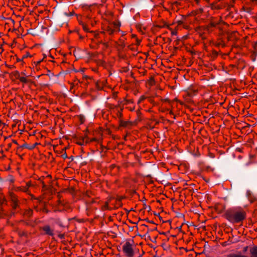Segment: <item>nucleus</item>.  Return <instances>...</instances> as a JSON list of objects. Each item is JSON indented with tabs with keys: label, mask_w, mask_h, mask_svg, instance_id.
Wrapping results in <instances>:
<instances>
[{
	"label": "nucleus",
	"mask_w": 257,
	"mask_h": 257,
	"mask_svg": "<svg viewBox=\"0 0 257 257\" xmlns=\"http://www.w3.org/2000/svg\"><path fill=\"white\" fill-rule=\"evenodd\" d=\"M225 215L226 219L232 223H239L246 217L245 212L243 209L238 208L228 210Z\"/></svg>",
	"instance_id": "1"
},
{
	"label": "nucleus",
	"mask_w": 257,
	"mask_h": 257,
	"mask_svg": "<svg viewBox=\"0 0 257 257\" xmlns=\"http://www.w3.org/2000/svg\"><path fill=\"white\" fill-rule=\"evenodd\" d=\"M121 205L122 203L120 199L110 198L106 201L104 205H103L102 209L103 210H111L112 209L118 208Z\"/></svg>",
	"instance_id": "2"
},
{
	"label": "nucleus",
	"mask_w": 257,
	"mask_h": 257,
	"mask_svg": "<svg viewBox=\"0 0 257 257\" xmlns=\"http://www.w3.org/2000/svg\"><path fill=\"white\" fill-rule=\"evenodd\" d=\"M133 241H126L122 245V249L123 252L126 257H134L135 251L133 247Z\"/></svg>",
	"instance_id": "3"
},
{
	"label": "nucleus",
	"mask_w": 257,
	"mask_h": 257,
	"mask_svg": "<svg viewBox=\"0 0 257 257\" xmlns=\"http://www.w3.org/2000/svg\"><path fill=\"white\" fill-rule=\"evenodd\" d=\"M44 234L53 236L54 235V229L52 228L49 225H45L42 228Z\"/></svg>",
	"instance_id": "4"
},
{
	"label": "nucleus",
	"mask_w": 257,
	"mask_h": 257,
	"mask_svg": "<svg viewBox=\"0 0 257 257\" xmlns=\"http://www.w3.org/2000/svg\"><path fill=\"white\" fill-rule=\"evenodd\" d=\"M89 143V138L87 136L81 137L77 140L76 143L80 146H84Z\"/></svg>",
	"instance_id": "5"
},
{
	"label": "nucleus",
	"mask_w": 257,
	"mask_h": 257,
	"mask_svg": "<svg viewBox=\"0 0 257 257\" xmlns=\"http://www.w3.org/2000/svg\"><path fill=\"white\" fill-rule=\"evenodd\" d=\"M10 197L11 201L13 202V207L14 208H16V207L18 205V204H17L18 199H17V196L14 193L11 192L10 193Z\"/></svg>",
	"instance_id": "6"
},
{
	"label": "nucleus",
	"mask_w": 257,
	"mask_h": 257,
	"mask_svg": "<svg viewBox=\"0 0 257 257\" xmlns=\"http://www.w3.org/2000/svg\"><path fill=\"white\" fill-rule=\"evenodd\" d=\"M16 190L18 191H22L23 192L27 193L28 194H30V193L29 190H28V189H27V188L26 187V186H21L18 187L16 188Z\"/></svg>",
	"instance_id": "7"
},
{
	"label": "nucleus",
	"mask_w": 257,
	"mask_h": 257,
	"mask_svg": "<svg viewBox=\"0 0 257 257\" xmlns=\"http://www.w3.org/2000/svg\"><path fill=\"white\" fill-rule=\"evenodd\" d=\"M18 75L17 76V79H18L21 82L24 83H27L29 81L27 77L25 76H22L18 72Z\"/></svg>",
	"instance_id": "8"
},
{
	"label": "nucleus",
	"mask_w": 257,
	"mask_h": 257,
	"mask_svg": "<svg viewBox=\"0 0 257 257\" xmlns=\"http://www.w3.org/2000/svg\"><path fill=\"white\" fill-rule=\"evenodd\" d=\"M119 125L122 127H127L131 124V122L130 121H124L122 119H120Z\"/></svg>",
	"instance_id": "9"
},
{
	"label": "nucleus",
	"mask_w": 257,
	"mask_h": 257,
	"mask_svg": "<svg viewBox=\"0 0 257 257\" xmlns=\"http://www.w3.org/2000/svg\"><path fill=\"white\" fill-rule=\"evenodd\" d=\"M227 257H248L246 255L242 254L240 252L238 253H231L227 254Z\"/></svg>",
	"instance_id": "10"
},
{
	"label": "nucleus",
	"mask_w": 257,
	"mask_h": 257,
	"mask_svg": "<svg viewBox=\"0 0 257 257\" xmlns=\"http://www.w3.org/2000/svg\"><path fill=\"white\" fill-rule=\"evenodd\" d=\"M0 204L3 208L5 205H7V201L5 196L2 195L0 196Z\"/></svg>",
	"instance_id": "11"
},
{
	"label": "nucleus",
	"mask_w": 257,
	"mask_h": 257,
	"mask_svg": "<svg viewBox=\"0 0 257 257\" xmlns=\"http://www.w3.org/2000/svg\"><path fill=\"white\" fill-rule=\"evenodd\" d=\"M203 10L202 8H199L192 12V14L194 16L199 17V16L203 13Z\"/></svg>",
	"instance_id": "12"
},
{
	"label": "nucleus",
	"mask_w": 257,
	"mask_h": 257,
	"mask_svg": "<svg viewBox=\"0 0 257 257\" xmlns=\"http://www.w3.org/2000/svg\"><path fill=\"white\" fill-rule=\"evenodd\" d=\"M122 109H121L120 110H118L117 112V116L118 117V118L120 119H121L122 117Z\"/></svg>",
	"instance_id": "13"
},
{
	"label": "nucleus",
	"mask_w": 257,
	"mask_h": 257,
	"mask_svg": "<svg viewBox=\"0 0 257 257\" xmlns=\"http://www.w3.org/2000/svg\"><path fill=\"white\" fill-rule=\"evenodd\" d=\"M115 31V30L114 29H112L109 27L107 30V32L109 34L112 35L114 34Z\"/></svg>",
	"instance_id": "14"
},
{
	"label": "nucleus",
	"mask_w": 257,
	"mask_h": 257,
	"mask_svg": "<svg viewBox=\"0 0 257 257\" xmlns=\"http://www.w3.org/2000/svg\"><path fill=\"white\" fill-rule=\"evenodd\" d=\"M210 7H211V9H212V10L219 9L220 8V7L218 6H217L215 4H211Z\"/></svg>",
	"instance_id": "15"
},
{
	"label": "nucleus",
	"mask_w": 257,
	"mask_h": 257,
	"mask_svg": "<svg viewBox=\"0 0 257 257\" xmlns=\"http://www.w3.org/2000/svg\"><path fill=\"white\" fill-rule=\"evenodd\" d=\"M32 184L31 183V181H29L28 182L26 183V187L27 188V189H28V190H29V188L31 186H32Z\"/></svg>",
	"instance_id": "16"
},
{
	"label": "nucleus",
	"mask_w": 257,
	"mask_h": 257,
	"mask_svg": "<svg viewBox=\"0 0 257 257\" xmlns=\"http://www.w3.org/2000/svg\"><path fill=\"white\" fill-rule=\"evenodd\" d=\"M83 29L85 32H89V29L88 28V26L85 24L82 25Z\"/></svg>",
	"instance_id": "17"
},
{
	"label": "nucleus",
	"mask_w": 257,
	"mask_h": 257,
	"mask_svg": "<svg viewBox=\"0 0 257 257\" xmlns=\"http://www.w3.org/2000/svg\"><path fill=\"white\" fill-rule=\"evenodd\" d=\"M94 141H98V140L95 138H92V139L90 140L89 139V142H94Z\"/></svg>",
	"instance_id": "18"
},
{
	"label": "nucleus",
	"mask_w": 257,
	"mask_h": 257,
	"mask_svg": "<svg viewBox=\"0 0 257 257\" xmlns=\"http://www.w3.org/2000/svg\"><path fill=\"white\" fill-rule=\"evenodd\" d=\"M248 247L247 246L244 247L243 249V251H244V252L248 250Z\"/></svg>",
	"instance_id": "19"
},
{
	"label": "nucleus",
	"mask_w": 257,
	"mask_h": 257,
	"mask_svg": "<svg viewBox=\"0 0 257 257\" xmlns=\"http://www.w3.org/2000/svg\"><path fill=\"white\" fill-rule=\"evenodd\" d=\"M59 236L60 238H63L64 237V235L63 234H60Z\"/></svg>",
	"instance_id": "20"
},
{
	"label": "nucleus",
	"mask_w": 257,
	"mask_h": 257,
	"mask_svg": "<svg viewBox=\"0 0 257 257\" xmlns=\"http://www.w3.org/2000/svg\"><path fill=\"white\" fill-rule=\"evenodd\" d=\"M141 43V40H139L138 39H137V44L139 45Z\"/></svg>",
	"instance_id": "21"
},
{
	"label": "nucleus",
	"mask_w": 257,
	"mask_h": 257,
	"mask_svg": "<svg viewBox=\"0 0 257 257\" xmlns=\"http://www.w3.org/2000/svg\"><path fill=\"white\" fill-rule=\"evenodd\" d=\"M62 204V202H61V200H58V204H57V205H60V204Z\"/></svg>",
	"instance_id": "22"
},
{
	"label": "nucleus",
	"mask_w": 257,
	"mask_h": 257,
	"mask_svg": "<svg viewBox=\"0 0 257 257\" xmlns=\"http://www.w3.org/2000/svg\"><path fill=\"white\" fill-rule=\"evenodd\" d=\"M114 27H115V29H117L118 28V26L117 25H114Z\"/></svg>",
	"instance_id": "23"
},
{
	"label": "nucleus",
	"mask_w": 257,
	"mask_h": 257,
	"mask_svg": "<svg viewBox=\"0 0 257 257\" xmlns=\"http://www.w3.org/2000/svg\"><path fill=\"white\" fill-rule=\"evenodd\" d=\"M63 158H67V155L66 154L63 155Z\"/></svg>",
	"instance_id": "24"
},
{
	"label": "nucleus",
	"mask_w": 257,
	"mask_h": 257,
	"mask_svg": "<svg viewBox=\"0 0 257 257\" xmlns=\"http://www.w3.org/2000/svg\"><path fill=\"white\" fill-rule=\"evenodd\" d=\"M113 204H114V205H113L114 206H116V204H117L116 202L114 201V202H113Z\"/></svg>",
	"instance_id": "25"
},
{
	"label": "nucleus",
	"mask_w": 257,
	"mask_h": 257,
	"mask_svg": "<svg viewBox=\"0 0 257 257\" xmlns=\"http://www.w3.org/2000/svg\"><path fill=\"white\" fill-rule=\"evenodd\" d=\"M42 184H43V188H45L46 186H45V185L44 184V182H42Z\"/></svg>",
	"instance_id": "26"
},
{
	"label": "nucleus",
	"mask_w": 257,
	"mask_h": 257,
	"mask_svg": "<svg viewBox=\"0 0 257 257\" xmlns=\"http://www.w3.org/2000/svg\"><path fill=\"white\" fill-rule=\"evenodd\" d=\"M32 212V211L31 210L29 211V213L31 214Z\"/></svg>",
	"instance_id": "27"
},
{
	"label": "nucleus",
	"mask_w": 257,
	"mask_h": 257,
	"mask_svg": "<svg viewBox=\"0 0 257 257\" xmlns=\"http://www.w3.org/2000/svg\"><path fill=\"white\" fill-rule=\"evenodd\" d=\"M41 62V61H38L37 62V64H40Z\"/></svg>",
	"instance_id": "28"
},
{
	"label": "nucleus",
	"mask_w": 257,
	"mask_h": 257,
	"mask_svg": "<svg viewBox=\"0 0 257 257\" xmlns=\"http://www.w3.org/2000/svg\"><path fill=\"white\" fill-rule=\"evenodd\" d=\"M41 62V61H38L37 62V64H40Z\"/></svg>",
	"instance_id": "29"
},
{
	"label": "nucleus",
	"mask_w": 257,
	"mask_h": 257,
	"mask_svg": "<svg viewBox=\"0 0 257 257\" xmlns=\"http://www.w3.org/2000/svg\"><path fill=\"white\" fill-rule=\"evenodd\" d=\"M13 142H14L15 144H17V141H16L14 140V141H13Z\"/></svg>",
	"instance_id": "30"
},
{
	"label": "nucleus",
	"mask_w": 257,
	"mask_h": 257,
	"mask_svg": "<svg viewBox=\"0 0 257 257\" xmlns=\"http://www.w3.org/2000/svg\"><path fill=\"white\" fill-rule=\"evenodd\" d=\"M226 257H227V255L226 256Z\"/></svg>",
	"instance_id": "31"
}]
</instances>
